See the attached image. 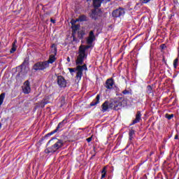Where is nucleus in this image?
Returning <instances> with one entry per match:
<instances>
[{"label":"nucleus","instance_id":"nucleus-4","mask_svg":"<svg viewBox=\"0 0 179 179\" xmlns=\"http://www.w3.org/2000/svg\"><path fill=\"white\" fill-rule=\"evenodd\" d=\"M86 50L82 46L80 47L78 56L77 57V59L76 62V65H82L83 64V61H85V58H86Z\"/></svg>","mask_w":179,"mask_h":179},{"label":"nucleus","instance_id":"nucleus-36","mask_svg":"<svg viewBox=\"0 0 179 179\" xmlns=\"http://www.w3.org/2000/svg\"><path fill=\"white\" fill-rule=\"evenodd\" d=\"M1 128H2V125H1V123H0V129H1Z\"/></svg>","mask_w":179,"mask_h":179},{"label":"nucleus","instance_id":"nucleus-27","mask_svg":"<svg viewBox=\"0 0 179 179\" xmlns=\"http://www.w3.org/2000/svg\"><path fill=\"white\" fill-rule=\"evenodd\" d=\"M142 3H148L150 0H140Z\"/></svg>","mask_w":179,"mask_h":179},{"label":"nucleus","instance_id":"nucleus-3","mask_svg":"<svg viewBox=\"0 0 179 179\" xmlns=\"http://www.w3.org/2000/svg\"><path fill=\"white\" fill-rule=\"evenodd\" d=\"M127 106V100L122 97H117L110 103V107L113 110H120L121 107Z\"/></svg>","mask_w":179,"mask_h":179},{"label":"nucleus","instance_id":"nucleus-11","mask_svg":"<svg viewBox=\"0 0 179 179\" xmlns=\"http://www.w3.org/2000/svg\"><path fill=\"white\" fill-rule=\"evenodd\" d=\"M114 86V81L113 79H108L106 81V89H113V87Z\"/></svg>","mask_w":179,"mask_h":179},{"label":"nucleus","instance_id":"nucleus-33","mask_svg":"<svg viewBox=\"0 0 179 179\" xmlns=\"http://www.w3.org/2000/svg\"><path fill=\"white\" fill-rule=\"evenodd\" d=\"M175 139H178V135L175 136Z\"/></svg>","mask_w":179,"mask_h":179},{"label":"nucleus","instance_id":"nucleus-16","mask_svg":"<svg viewBox=\"0 0 179 179\" xmlns=\"http://www.w3.org/2000/svg\"><path fill=\"white\" fill-rule=\"evenodd\" d=\"M107 110H108V101H105L102 104V111L103 113H106V111H107Z\"/></svg>","mask_w":179,"mask_h":179},{"label":"nucleus","instance_id":"nucleus-7","mask_svg":"<svg viewBox=\"0 0 179 179\" xmlns=\"http://www.w3.org/2000/svg\"><path fill=\"white\" fill-rule=\"evenodd\" d=\"M113 17H121V16H124L125 15V10L122 8H119L112 13Z\"/></svg>","mask_w":179,"mask_h":179},{"label":"nucleus","instance_id":"nucleus-20","mask_svg":"<svg viewBox=\"0 0 179 179\" xmlns=\"http://www.w3.org/2000/svg\"><path fill=\"white\" fill-rule=\"evenodd\" d=\"M16 51V41L13 43V48H11L10 53H13Z\"/></svg>","mask_w":179,"mask_h":179},{"label":"nucleus","instance_id":"nucleus-29","mask_svg":"<svg viewBox=\"0 0 179 179\" xmlns=\"http://www.w3.org/2000/svg\"><path fill=\"white\" fill-rule=\"evenodd\" d=\"M87 142H92V137L87 138Z\"/></svg>","mask_w":179,"mask_h":179},{"label":"nucleus","instance_id":"nucleus-19","mask_svg":"<svg viewBox=\"0 0 179 179\" xmlns=\"http://www.w3.org/2000/svg\"><path fill=\"white\" fill-rule=\"evenodd\" d=\"M4 99H5V94L3 93L0 95V107L1 106H2V103H3Z\"/></svg>","mask_w":179,"mask_h":179},{"label":"nucleus","instance_id":"nucleus-32","mask_svg":"<svg viewBox=\"0 0 179 179\" xmlns=\"http://www.w3.org/2000/svg\"><path fill=\"white\" fill-rule=\"evenodd\" d=\"M67 61H68V62H71V58L67 57Z\"/></svg>","mask_w":179,"mask_h":179},{"label":"nucleus","instance_id":"nucleus-34","mask_svg":"<svg viewBox=\"0 0 179 179\" xmlns=\"http://www.w3.org/2000/svg\"><path fill=\"white\" fill-rule=\"evenodd\" d=\"M124 94H127V92H123Z\"/></svg>","mask_w":179,"mask_h":179},{"label":"nucleus","instance_id":"nucleus-38","mask_svg":"<svg viewBox=\"0 0 179 179\" xmlns=\"http://www.w3.org/2000/svg\"><path fill=\"white\" fill-rule=\"evenodd\" d=\"M148 87H150V86H148Z\"/></svg>","mask_w":179,"mask_h":179},{"label":"nucleus","instance_id":"nucleus-10","mask_svg":"<svg viewBox=\"0 0 179 179\" xmlns=\"http://www.w3.org/2000/svg\"><path fill=\"white\" fill-rule=\"evenodd\" d=\"M94 40H96V36H94V31H91L90 32L89 37L87 39V44H92V43H93Z\"/></svg>","mask_w":179,"mask_h":179},{"label":"nucleus","instance_id":"nucleus-30","mask_svg":"<svg viewBox=\"0 0 179 179\" xmlns=\"http://www.w3.org/2000/svg\"><path fill=\"white\" fill-rule=\"evenodd\" d=\"M103 2H105V3H107V2H110V0H102Z\"/></svg>","mask_w":179,"mask_h":179},{"label":"nucleus","instance_id":"nucleus-31","mask_svg":"<svg viewBox=\"0 0 179 179\" xmlns=\"http://www.w3.org/2000/svg\"><path fill=\"white\" fill-rule=\"evenodd\" d=\"M50 22H52V23H55V20H53V19H51V20H50Z\"/></svg>","mask_w":179,"mask_h":179},{"label":"nucleus","instance_id":"nucleus-6","mask_svg":"<svg viewBox=\"0 0 179 179\" xmlns=\"http://www.w3.org/2000/svg\"><path fill=\"white\" fill-rule=\"evenodd\" d=\"M52 54L50 55L48 61H46L48 65H50V64H54L57 59V58H55V55H57V48H55V44L52 45Z\"/></svg>","mask_w":179,"mask_h":179},{"label":"nucleus","instance_id":"nucleus-9","mask_svg":"<svg viewBox=\"0 0 179 179\" xmlns=\"http://www.w3.org/2000/svg\"><path fill=\"white\" fill-rule=\"evenodd\" d=\"M57 83L60 87H66V80H65V78L61 76L57 77Z\"/></svg>","mask_w":179,"mask_h":179},{"label":"nucleus","instance_id":"nucleus-8","mask_svg":"<svg viewBox=\"0 0 179 179\" xmlns=\"http://www.w3.org/2000/svg\"><path fill=\"white\" fill-rule=\"evenodd\" d=\"M22 90L25 94H29V93L31 92V88H30V83H29V81H26L24 83Z\"/></svg>","mask_w":179,"mask_h":179},{"label":"nucleus","instance_id":"nucleus-23","mask_svg":"<svg viewBox=\"0 0 179 179\" xmlns=\"http://www.w3.org/2000/svg\"><path fill=\"white\" fill-rule=\"evenodd\" d=\"M85 36V31H80L78 33V37L79 38H83V36Z\"/></svg>","mask_w":179,"mask_h":179},{"label":"nucleus","instance_id":"nucleus-26","mask_svg":"<svg viewBox=\"0 0 179 179\" xmlns=\"http://www.w3.org/2000/svg\"><path fill=\"white\" fill-rule=\"evenodd\" d=\"M57 132V129H55L53 131H51L50 133H49L48 135L51 136V135H54V134Z\"/></svg>","mask_w":179,"mask_h":179},{"label":"nucleus","instance_id":"nucleus-25","mask_svg":"<svg viewBox=\"0 0 179 179\" xmlns=\"http://www.w3.org/2000/svg\"><path fill=\"white\" fill-rule=\"evenodd\" d=\"M178 63V59H176L174 61H173V68H177V64Z\"/></svg>","mask_w":179,"mask_h":179},{"label":"nucleus","instance_id":"nucleus-14","mask_svg":"<svg viewBox=\"0 0 179 179\" xmlns=\"http://www.w3.org/2000/svg\"><path fill=\"white\" fill-rule=\"evenodd\" d=\"M93 5L94 8H100L101 6V0H94Z\"/></svg>","mask_w":179,"mask_h":179},{"label":"nucleus","instance_id":"nucleus-5","mask_svg":"<svg viewBox=\"0 0 179 179\" xmlns=\"http://www.w3.org/2000/svg\"><path fill=\"white\" fill-rule=\"evenodd\" d=\"M48 66H50V65L48 64V62H41L36 63L34 66L33 69H34V71H44V69H47Z\"/></svg>","mask_w":179,"mask_h":179},{"label":"nucleus","instance_id":"nucleus-24","mask_svg":"<svg viewBox=\"0 0 179 179\" xmlns=\"http://www.w3.org/2000/svg\"><path fill=\"white\" fill-rule=\"evenodd\" d=\"M64 127V121L59 123L58 126L57 127L56 129H57V132L58 131H59V128H62Z\"/></svg>","mask_w":179,"mask_h":179},{"label":"nucleus","instance_id":"nucleus-22","mask_svg":"<svg viewBox=\"0 0 179 179\" xmlns=\"http://www.w3.org/2000/svg\"><path fill=\"white\" fill-rule=\"evenodd\" d=\"M106 169H107V167L106 166L103 167V169L101 171L102 173L101 178H104L106 177Z\"/></svg>","mask_w":179,"mask_h":179},{"label":"nucleus","instance_id":"nucleus-1","mask_svg":"<svg viewBox=\"0 0 179 179\" xmlns=\"http://www.w3.org/2000/svg\"><path fill=\"white\" fill-rule=\"evenodd\" d=\"M51 143L52 146L48 150V153H55L58 149L64 146V141L56 138L50 139L48 144Z\"/></svg>","mask_w":179,"mask_h":179},{"label":"nucleus","instance_id":"nucleus-12","mask_svg":"<svg viewBox=\"0 0 179 179\" xmlns=\"http://www.w3.org/2000/svg\"><path fill=\"white\" fill-rule=\"evenodd\" d=\"M100 103V95H96V97L95 99L92 101V102L90 103V106L93 107L94 106H97Z\"/></svg>","mask_w":179,"mask_h":179},{"label":"nucleus","instance_id":"nucleus-2","mask_svg":"<svg viewBox=\"0 0 179 179\" xmlns=\"http://www.w3.org/2000/svg\"><path fill=\"white\" fill-rule=\"evenodd\" d=\"M70 73L73 76V73H76V78L78 82H80L82 79V76H83V71H87V66L86 64L83 66H78L76 68L74 69H69Z\"/></svg>","mask_w":179,"mask_h":179},{"label":"nucleus","instance_id":"nucleus-35","mask_svg":"<svg viewBox=\"0 0 179 179\" xmlns=\"http://www.w3.org/2000/svg\"><path fill=\"white\" fill-rule=\"evenodd\" d=\"M124 94H127V92H123Z\"/></svg>","mask_w":179,"mask_h":179},{"label":"nucleus","instance_id":"nucleus-18","mask_svg":"<svg viewBox=\"0 0 179 179\" xmlns=\"http://www.w3.org/2000/svg\"><path fill=\"white\" fill-rule=\"evenodd\" d=\"M96 16H97V11L96 10H93L92 11L90 17L92 19H96Z\"/></svg>","mask_w":179,"mask_h":179},{"label":"nucleus","instance_id":"nucleus-28","mask_svg":"<svg viewBox=\"0 0 179 179\" xmlns=\"http://www.w3.org/2000/svg\"><path fill=\"white\" fill-rule=\"evenodd\" d=\"M174 117V115H171L167 117L168 120H171Z\"/></svg>","mask_w":179,"mask_h":179},{"label":"nucleus","instance_id":"nucleus-13","mask_svg":"<svg viewBox=\"0 0 179 179\" xmlns=\"http://www.w3.org/2000/svg\"><path fill=\"white\" fill-rule=\"evenodd\" d=\"M141 117H142V114H141V112L140 111L137 112V114L136 115V119L133 121V124H138V122L141 121Z\"/></svg>","mask_w":179,"mask_h":179},{"label":"nucleus","instance_id":"nucleus-21","mask_svg":"<svg viewBox=\"0 0 179 179\" xmlns=\"http://www.w3.org/2000/svg\"><path fill=\"white\" fill-rule=\"evenodd\" d=\"M134 134H135V131H134L132 129L129 131V135L130 141H131V139L134 138L133 136Z\"/></svg>","mask_w":179,"mask_h":179},{"label":"nucleus","instance_id":"nucleus-15","mask_svg":"<svg viewBox=\"0 0 179 179\" xmlns=\"http://www.w3.org/2000/svg\"><path fill=\"white\" fill-rule=\"evenodd\" d=\"M85 20H86V16L82 15L79 17V18L77 19L76 20H72L71 22L72 23H75L76 22H85Z\"/></svg>","mask_w":179,"mask_h":179},{"label":"nucleus","instance_id":"nucleus-37","mask_svg":"<svg viewBox=\"0 0 179 179\" xmlns=\"http://www.w3.org/2000/svg\"><path fill=\"white\" fill-rule=\"evenodd\" d=\"M87 2H89V1H90V0H87Z\"/></svg>","mask_w":179,"mask_h":179},{"label":"nucleus","instance_id":"nucleus-17","mask_svg":"<svg viewBox=\"0 0 179 179\" xmlns=\"http://www.w3.org/2000/svg\"><path fill=\"white\" fill-rule=\"evenodd\" d=\"M71 24H73L72 29H73V30H74V31H76V30H78L79 27H80V25L74 24L75 23L72 22V21H71Z\"/></svg>","mask_w":179,"mask_h":179}]
</instances>
